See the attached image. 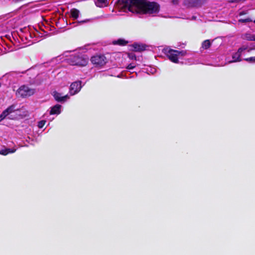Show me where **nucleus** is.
I'll return each instance as SVG.
<instances>
[{
  "label": "nucleus",
  "mask_w": 255,
  "mask_h": 255,
  "mask_svg": "<svg viewBox=\"0 0 255 255\" xmlns=\"http://www.w3.org/2000/svg\"><path fill=\"white\" fill-rule=\"evenodd\" d=\"M128 43V41L123 39H119L117 40L113 41L114 45H119L120 46H125Z\"/></svg>",
  "instance_id": "obj_14"
},
{
  "label": "nucleus",
  "mask_w": 255,
  "mask_h": 255,
  "mask_svg": "<svg viewBox=\"0 0 255 255\" xmlns=\"http://www.w3.org/2000/svg\"><path fill=\"white\" fill-rule=\"evenodd\" d=\"M16 106L15 105H12L10 106H9L7 109H6L5 110V112L7 114V116L9 115L10 114L14 112L15 111H18L19 109L17 108H16Z\"/></svg>",
  "instance_id": "obj_11"
},
{
  "label": "nucleus",
  "mask_w": 255,
  "mask_h": 255,
  "mask_svg": "<svg viewBox=\"0 0 255 255\" xmlns=\"http://www.w3.org/2000/svg\"><path fill=\"white\" fill-rule=\"evenodd\" d=\"M15 151V149L5 148L0 150V154L6 155L8 153H14Z\"/></svg>",
  "instance_id": "obj_15"
},
{
  "label": "nucleus",
  "mask_w": 255,
  "mask_h": 255,
  "mask_svg": "<svg viewBox=\"0 0 255 255\" xmlns=\"http://www.w3.org/2000/svg\"><path fill=\"white\" fill-rule=\"evenodd\" d=\"M135 66L133 65L132 64H129L127 67V69L130 70L133 69L135 68Z\"/></svg>",
  "instance_id": "obj_27"
},
{
  "label": "nucleus",
  "mask_w": 255,
  "mask_h": 255,
  "mask_svg": "<svg viewBox=\"0 0 255 255\" xmlns=\"http://www.w3.org/2000/svg\"><path fill=\"white\" fill-rule=\"evenodd\" d=\"M172 2L173 4L176 5L178 4L179 1L178 0H172Z\"/></svg>",
  "instance_id": "obj_28"
},
{
  "label": "nucleus",
  "mask_w": 255,
  "mask_h": 255,
  "mask_svg": "<svg viewBox=\"0 0 255 255\" xmlns=\"http://www.w3.org/2000/svg\"><path fill=\"white\" fill-rule=\"evenodd\" d=\"M185 52L183 51H178L170 49L167 52V56L169 59L172 62L178 63L179 62L178 56L181 54L183 55Z\"/></svg>",
  "instance_id": "obj_5"
},
{
  "label": "nucleus",
  "mask_w": 255,
  "mask_h": 255,
  "mask_svg": "<svg viewBox=\"0 0 255 255\" xmlns=\"http://www.w3.org/2000/svg\"><path fill=\"white\" fill-rule=\"evenodd\" d=\"M244 60L249 63H255V56L246 58Z\"/></svg>",
  "instance_id": "obj_21"
},
{
  "label": "nucleus",
  "mask_w": 255,
  "mask_h": 255,
  "mask_svg": "<svg viewBox=\"0 0 255 255\" xmlns=\"http://www.w3.org/2000/svg\"><path fill=\"white\" fill-rule=\"evenodd\" d=\"M254 22L255 23V20L254 21Z\"/></svg>",
  "instance_id": "obj_31"
},
{
  "label": "nucleus",
  "mask_w": 255,
  "mask_h": 255,
  "mask_svg": "<svg viewBox=\"0 0 255 255\" xmlns=\"http://www.w3.org/2000/svg\"><path fill=\"white\" fill-rule=\"evenodd\" d=\"M7 116V114H6L4 111H3L2 113L0 115V119L2 121Z\"/></svg>",
  "instance_id": "obj_23"
},
{
  "label": "nucleus",
  "mask_w": 255,
  "mask_h": 255,
  "mask_svg": "<svg viewBox=\"0 0 255 255\" xmlns=\"http://www.w3.org/2000/svg\"><path fill=\"white\" fill-rule=\"evenodd\" d=\"M117 3L121 8H127L132 13L151 14L160 10L158 3L147 0H118Z\"/></svg>",
  "instance_id": "obj_1"
},
{
  "label": "nucleus",
  "mask_w": 255,
  "mask_h": 255,
  "mask_svg": "<svg viewBox=\"0 0 255 255\" xmlns=\"http://www.w3.org/2000/svg\"><path fill=\"white\" fill-rule=\"evenodd\" d=\"M61 106L59 104H57L53 107L51 108L49 114L50 115H58L61 113Z\"/></svg>",
  "instance_id": "obj_10"
},
{
  "label": "nucleus",
  "mask_w": 255,
  "mask_h": 255,
  "mask_svg": "<svg viewBox=\"0 0 255 255\" xmlns=\"http://www.w3.org/2000/svg\"><path fill=\"white\" fill-rule=\"evenodd\" d=\"M81 81H78L73 82L71 84L69 89L70 95L73 96L78 93L81 90Z\"/></svg>",
  "instance_id": "obj_7"
},
{
  "label": "nucleus",
  "mask_w": 255,
  "mask_h": 255,
  "mask_svg": "<svg viewBox=\"0 0 255 255\" xmlns=\"http://www.w3.org/2000/svg\"><path fill=\"white\" fill-rule=\"evenodd\" d=\"M211 45L209 40H205L202 43V48L204 49H208Z\"/></svg>",
  "instance_id": "obj_17"
},
{
  "label": "nucleus",
  "mask_w": 255,
  "mask_h": 255,
  "mask_svg": "<svg viewBox=\"0 0 255 255\" xmlns=\"http://www.w3.org/2000/svg\"><path fill=\"white\" fill-rule=\"evenodd\" d=\"M206 1V0H184L183 4L188 8L199 7L202 6Z\"/></svg>",
  "instance_id": "obj_6"
},
{
  "label": "nucleus",
  "mask_w": 255,
  "mask_h": 255,
  "mask_svg": "<svg viewBox=\"0 0 255 255\" xmlns=\"http://www.w3.org/2000/svg\"><path fill=\"white\" fill-rule=\"evenodd\" d=\"M71 16L74 19H77L79 15L80 11L78 9L73 8L70 10Z\"/></svg>",
  "instance_id": "obj_12"
},
{
  "label": "nucleus",
  "mask_w": 255,
  "mask_h": 255,
  "mask_svg": "<svg viewBox=\"0 0 255 255\" xmlns=\"http://www.w3.org/2000/svg\"><path fill=\"white\" fill-rule=\"evenodd\" d=\"M245 38L248 40L255 41V35L250 33H247L245 35Z\"/></svg>",
  "instance_id": "obj_18"
},
{
  "label": "nucleus",
  "mask_w": 255,
  "mask_h": 255,
  "mask_svg": "<svg viewBox=\"0 0 255 255\" xmlns=\"http://www.w3.org/2000/svg\"><path fill=\"white\" fill-rule=\"evenodd\" d=\"M45 124H46V121L41 120L38 122V127L39 128H41L44 126Z\"/></svg>",
  "instance_id": "obj_22"
},
{
  "label": "nucleus",
  "mask_w": 255,
  "mask_h": 255,
  "mask_svg": "<svg viewBox=\"0 0 255 255\" xmlns=\"http://www.w3.org/2000/svg\"><path fill=\"white\" fill-rule=\"evenodd\" d=\"M55 100L58 102H65L69 97L68 95L62 96L61 94L54 91L53 95Z\"/></svg>",
  "instance_id": "obj_9"
},
{
  "label": "nucleus",
  "mask_w": 255,
  "mask_h": 255,
  "mask_svg": "<svg viewBox=\"0 0 255 255\" xmlns=\"http://www.w3.org/2000/svg\"><path fill=\"white\" fill-rule=\"evenodd\" d=\"M67 63L73 66H85L88 63V59L83 55H72L67 59Z\"/></svg>",
  "instance_id": "obj_2"
},
{
  "label": "nucleus",
  "mask_w": 255,
  "mask_h": 255,
  "mask_svg": "<svg viewBox=\"0 0 255 255\" xmlns=\"http://www.w3.org/2000/svg\"><path fill=\"white\" fill-rule=\"evenodd\" d=\"M241 55L237 53H235L232 55L233 60L230 61V63L232 62H240L242 61V59L241 58Z\"/></svg>",
  "instance_id": "obj_16"
},
{
  "label": "nucleus",
  "mask_w": 255,
  "mask_h": 255,
  "mask_svg": "<svg viewBox=\"0 0 255 255\" xmlns=\"http://www.w3.org/2000/svg\"><path fill=\"white\" fill-rule=\"evenodd\" d=\"M89 21H90V19H85V20H83L78 21H77V23L78 24H83V23H87V22H88Z\"/></svg>",
  "instance_id": "obj_26"
},
{
  "label": "nucleus",
  "mask_w": 255,
  "mask_h": 255,
  "mask_svg": "<svg viewBox=\"0 0 255 255\" xmlns=\"http://www.w3.org/2000/svg\"><path fill=\"white\" fill-rule=\"evenodd\" d=\"M246 0H229L228 2L229 3H239L241 2H244Z\"/></svg>",
  "instance_id": "obj_25"
},
{
  "label": "nucleus",
  "mask_w": 255,
  "mask_h": 255,
  "mask_svg": "<svg viewBox=\"0 0 255 255\" xmlns=\"http://www.w3.org/2000/svg\"><path fill=\"white\" fill-rule=\"evenodd\" d=\"M35 93V89L29 88L27 86H20L16 92V95L18 98H26L33 95Z\"/></svg>",
  "instance_id": "obj_3"
},
{
  "label": "nucleus",
  "mask_w": 255,
  "mask_h": 255,
  "mask_svg": "<svg viewBox=\"0 0 255 255\" xmlns=\"http://www.w3.org/2000/svg\"><path fill=\"white\" fill-rule=\"evenodd\" d=\"M92 63L96 67H101L107 62V59L104 55H96L91 58Z\"/></svg>",
  "instance_id": "obj_4"
},
{
  "label": "nucleus",
  "mask_w": 255,
  "mask_h": 255,
  "mask_svg": "<svg viewBox=\"0 0 255 255\" xmlns=\"http://www.w3.org/2000/svg\"><path fill=\"white\" fill-rule=\"evenodd\" d=\"M192 18H193V19H195V18H196V17H195V16H193V17H192Z\"/></svg>",
  "instance_id": "obj_30"
},
{
  "label": "nucleus",
  "mask_w": 255,
  "mask_h": 255,
  "mask_svg": "<svg viewBox=\"0 0 255 255\" xmlns=\"http://www.w3.org/2000/svg\"><path fill=\"white\" fill-rule=\"evenodd\" d=\"M128 57L131 60H136V56L135 54L133 53H128Z\"/></svg>",
  "instance_id": "obj_20"
},
{
  "label": "nucleus",
  "mask_w": 255,
  "mask_h": 255,
  "mask_svg": "<svg viewBox=\"0 0 255 255\" xmlns=\"http://www.w3.org/2000/svg\"><path fill=\"white\" fill-rule=\"evenodd\" d=\"M247 13L245 11H242L241 12H240L239 13V15H244V14H246Z\"/></svg>",
  "instance_id": "obj_29"
},
{
  "label": "nucleus",
  "mask_w": 255,
  "mask_h": 255,
  "mask_svg": "<svg viewBox=\"0 0 255 255\" xmlns=\"http://www.w3.org/2000/svg\"><path fill=\"white\" fill-rule=\"evenodd\" d=\"M132 48V51L134 52H142L146 50L147 45L142 43H133L130 45Z\"/></svg>",
  "instance_id": "obj_8"
},
{
  "label": "nucleus",
  "mask_w": 255,
  "mask_h": 255,
  "mask_svg": "<svg viewBox=\"0 0 255 255\" xmlns=\"http://www.w3.org/2000/svg\"><path fill=\"white\" fill-rule=\"evenodd\" d=\"M247 47H240L238 49L237 52L236 53L239 54L240 55H242V53L243 51L245 50L246 49H247Z\"/></svg>",
  "instance_id": "obj_24"
},
{
  "label": "nucleus",
  "mask_w": 255,
  "mask_h": 255,
  "mask_svg": "<svg viewBox=\"0 0 255 255\" xmlns=\"http://www.w3.org/2000/svg\"><path fill=\"white\" fill-rule=\"evenodd\" d=\"M253 21V20L251 18H247L245 19H240L239 22L240 23H247Z\"/></svg>",
  "instance_id": "obj_19"
},
{
  "label": "nucleus",
  "mask_w": 255,
  "mask_h": 255,
  "mask_svg": "<svg viewBox=\"0 0 255 255\" xmlns=\"http://www.w3.org/2000/svg\"><path fill=\"white\" fill-rule=\"evenodd\" d=\"M95 4L98 7H102L108 5V0H97L95 1Z\"/></svg>",
  "instance_id": "obj_13"
}]
</instances>
